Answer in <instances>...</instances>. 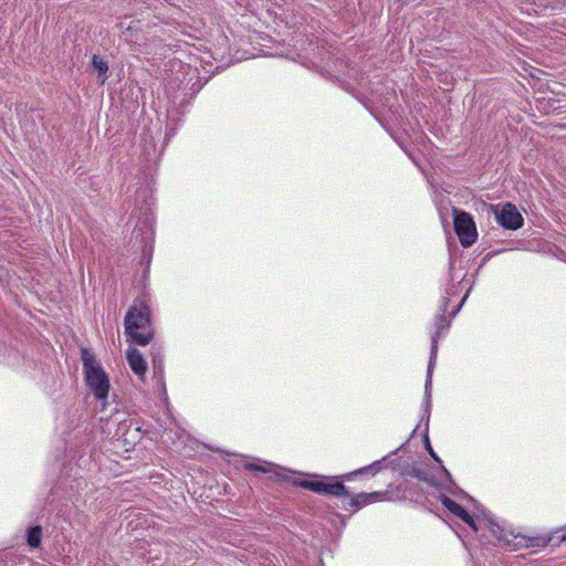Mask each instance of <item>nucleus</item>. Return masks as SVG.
I'll use <instances>...</instances> for the list:
<instances>
[{"label":"nucleus","instance_id":"1","mask_svg":"<svg viewBox=\"0 0 566 566\" xmlns=\"http://www.w3.org/2000/svg\"><path fill=\"white\" fill-rule=\"evenodd\" d=\"M125 333L137 345H148L154 336L150 328V311L147 305H133L125 316Z\"/></svg>","mask_w":566,"mask_h":566},{"label":"nucleus","instance_id":"2","mask_svg":"<svg viewBox=\"0 0 566 566\" xmlns=\"http://www.w3.org/2000/svg\"><path fill=\"white\" fill-rule=\"evenodd\" d=\"M85 371V382L96 399L105 400L109 391V380L95 356L86 348L81 352Z\"/></svg>","mask_w":566,"mask_h":566},{"label":"nucleus","instance_id":"3","mask_svg":"<svg viewBox=\"0 0 566 566\" xmlns=\"http://www.w3.org/2000/svg\"><path fill=\"white\" fill-rule=\"evenodd\" d=\"M294 484L318 494L349 496V491L343 483L328 478L323 480H300L295 481Z\"/></svg>","mask_w":566,"mask_h":566},{"label":"nucleus","instance_id":"4","mask_svg":"<svg viewBox=\"0 0 566 566\" xmlns=\"http://www.w3.org/2000/svg\"><path fill=\"white\" fill-rule=\"evenodd\" d=\"M454 231L463 247H470L476 240V229L472 217L464 211L453 209Z\"/></svg>","mask_w":566,"mask_h":566},{"label":"nucleus","instance_id":"5","mask_svg":"<svg viewBox=\"0 0 566 566\" xmlns=\"http://www.w3.org/2000/svg\"><path fill=\"white\" fill-rule=\"evenodd\" d=\"M497 222L506 229L516 230L523 226V217L515 206L506 203L503 206L501 213H497Z\"/></svg>","mask_w":566,"mask_h":566},{"label":"nucleus","instance_id":"6","mask_svg":"<svg viewBox=\"0 0 566 566\" xmlns=\"http://www.w3.org/2000/svg\"><path fill=\"white\" fill-rule=\"evenodd\" d=\"M126 358L130 369L139 377L144 376L147 370V364L143 355L136 348H129Z\"/></svg>","mask_w":566,"mask_h":566},{"label":"nucleus","instance_id":"7","mask_svg":"<svg viewBox=\"0 0 566 566\" xmlns=\"http://www.w3.org/2000/svg\"><path fill=\"white\" fill-rule=\"evenodd\" d=\"M442 505L448 509L452 514L463 521L465 524L472 525L473 518L465 511V509L448 496H443L441 500Z\"/></svg>","mask_w":566,"mask_h":566},{"label":"nucleus","instance_id":"8","mask_svg":"<svg viewBox=\"0 0 566 566\" xmlns=\"http://www.w3.org/2000/svg\"><path fill=\"white\" fill-rule=\"evenodd\" d=\"M551 542L549 537L534 536L527 537L523 535L514 536V546L517 547H546Z\"/></svg>","mask_w":566,"mask_h":566},{"label":"nucleus","instance_id":"9","mask_svg":"<svg viewBox=\"0 0 566 566\" xmlns=\"http://www.w3.org/2000/svg\"><path fill=\"white\" fill-rule=\"evenodd\" d=\"M92 65L97 71L101 83L104 84L106 80V73L108 71V63L98 55L94 54L92 57Z\"/></svg>","mask_w":566,"mask_h":566},{"label":"nucleus","instance_id":"10","mask_svg":"<svg viewBox=\"0 0 566 566\" xmlns=\"http://www.w3.org/2000/svg\"><path fill=\"white\" fill-rule=\"evenodd\" d=\"M42 538V527L41 526H33L30 527L27 535V542L28 545L38 548L41 544Z\"/></svg>","mask_w":566,"mask_h":566},{"label":"nucleus","instance_id":"11","mask_svg":"<svg viewBox=\"0 0 566 566\" xmlns=\"http://www.w3.org/2000/svg\"><path fill=\"white\" fill-rule=\"evenodd\" d=\"M444 323H446V317L443 315H440L439 316L437 334L432 337L431 357H430L429 367H428V374L429 375L431 373V368H432V365H433V359L436 358V354H437L439 333H440V329L443 327Z\"/></svg>","mask_w":566,"mask_h":566},{"label":"nucleus","instance_id":"12","mask_svg":"<svg viewBox=\"0 0 566 566\" xmlns=\"http://www.w3.org/2000/svg\"><path fill=\"white\" fill-rule=\"evenodd\" d=\"M243 468L247 471L271 473V472H274L276 467L271 463H268V462H264V464H256L254 462H244Z\"/></svg>","mask_w":566,"mask_h":566},{"label":"nucleus","instance_id":"13","mask_svg":"<svg viewBox=\"0 0 566 566\" xmlns=\"http://www.w3.org/2000/svg\"><path fill=\"white\" fill-rule=\"evenodd\" d=\"M367 504H369V502L367 500L366 493H359L356 496H353L349 502V505L354 511H357Z\"/></svg>","mask_w":566,"mask_h":566},{"label":"nucleus","instance_id":"14","mask_svg":"<svg viewBox=\"0 0 566 566\" xmlns=\"http://www.w3.org/2000/svg\"><path fill=\"white\" fill-rule=\"evenodd\" d=\"M381 463H382V461H375L373 464L357 470L356 472H354V474H363V473H369V472L375 474L377 471H379L382 468Z\"/></svg>","mask_w":566,"mask_h":566},{"label":"nucleus","instance_id":"15","mask_svg":"<svg viewBox=\"0 0 566 566\" xmlns=\"http://www.w3.org/2000/svg\"><path fill=\"white\" fill-rule=\"evenodd\" d=\"M382 493L380 492H371V493H366V496H367V500L369 503H371L373 501H376L378 499H382Z\"/></svg>","mask_w":566,"mask_h":566},{"label":"nucleus","instance_id":"16","mask_svg":"<svg viewBox=\"0 0 566 566\" xmlns=\"http://www.w3.org/2000/svg\"><path fill=\"white\" fill-rule=\"evenodd\" d=\"M409 474L415 478H418L419 480H424L423 472L419 469H412V471Z\"/></svg>","mask_w":566,"mask_h":566},{"label":"nucleus","instance_id":"17","mask_svg":"<svg viewBox=\"0 0 566 566\" xmlns=\"http://www.w3.org/2000/svg\"><path fill=\"white\" fill-rule=\"evenodd\" d=\"M429 451H430L431 457H433L436 460H438V458H437V457H436V454L433 453V451H432V449H431V447H430V446H429Z\"/></svg>","mask_w":566,"mask_h":566},{"label":"nucleus","instance_id":"18","mask_svg":"<svg viewBox=\"0 0 566 566\" xmlns=\"http://www.w3.org/2000/svg\"><path fill=\"white\" fill-rule=\"evenodd\" d=\"M502 541H505L502 536H499L497 535V543L502 542Z\"/></svg>","mask_w":566,"mask_h":566},{"label":"nucleus","instance_id":"19","mask_svg":"<svg viewBox=\"0 0 566 566\" xmlns=\"http://www.w3.org/2000/svg\"><path fill=\"white\" fill-rule=\"evenodd\" d=\"M490 209L495 212V206L491 205Z\"/></svg>","mask_w":566,"mask_h":566},{"label":"nucleus","instance_id":"20","mask_svg":"<svg viewBox=\"0 0 566 566\" xmlns=\"http://www.w3.org/2000/svg\"><path fill=\"white\" fill-rule=\"evenodd\" d=\"M563 541H566V536L563 537Z\"/></svg>","mask_w":566,"mask_h":566}]
</instances>
